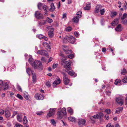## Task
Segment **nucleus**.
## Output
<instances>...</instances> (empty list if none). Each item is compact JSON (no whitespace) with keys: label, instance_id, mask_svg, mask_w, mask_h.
Segmentation results:
<instances>
[{"label":"nucleus","instance_id":"obj_1","mask_svg":"<svg viewBox=\"0 0 127 127\" xmlns=\"http://www.w3.org/2000/svg\"><path fill=\"white\" fill-rule=\"evenodd\" d=\"M31 56H30L29 58V62L34 68H38V69H40L41 70L42 68V66L41 62L38 60H36L34 62H33V59L31 58Z\"/></svg>","mask_w":127,"mask_h":127},{"label":"nucleus","instance_id":"obj_2","mask_svg":"<svg viewBox=\"0 0 127 127\" xmlns=\"http://www.w3.org/2000/svg\"><path fill=\"white\" fill-rule=\"evenodd\" d=\"M62 62L63 63H64L65 64L64 66V67L67 70L70 69V65L71 62L69 60L66 61L67 58L65 57L63 55H62Z\"/></svg>","mask_w":127,"mask_h":127},{"label":"nucleus","instance_id":"obj_3","mask_svg":"<svg viewBox=\"0 0 127 127\" xmlns=\"http://www.w3.org/2000/svg\"><path fill=\"white\" fill-rule=\"evenodd\" d=\"M37 6L38 9L40 10H43L44 11V15H47V10L48 8L46 5L41 3H39L37 5Z\"/></svg>","mask_w":127,"mask_h":127},{"label":"nucleus","instance_id":"obj_4","mask_svg":"<svg viewBox=\"0 0 127 127\" xmlns=\"http://www.w3.org/2000/svg\"><path fill=\"white\" fill-rule=\"evenodd\" d=\"M9 85V83L8 82H5L1 80H0V86H1L4 90L8 89Z\"/></svg>","mask_w":127,"mask_h":127},{"label":"nucleus","instance_id":"obj_5","mask_svg":"<svg viewBox=\"0 0 127 127\" xmlns=\"http://www.w3.org/2000/svg\"><path fill=\"white\" fill-rule=\"evenodd\" d=\"M47 28L49 31L48 32V35L50 37H52L54 36V33L53 32L54 30L52 27L48 26L47 27Z\"/></svg>","mask_w":127,"mask_h":127},{"label":"nucleus","instance_id":"obj_6","mask_svg":"<svg viewBox=\"0 0 127 127\" xmlns=\"http://www.w3.org/2000/svg\"><path fill=\"white\" fill-rule=\"evenodd\" d=\"M65 38L69 42L72 44L75 41V39L71 35L66 36Z\"/></svg>","mask_w":127,"mask_h":127},{"label":"nucleus","instance_id":"obj_7","mask_svg":"<svg viewBox=\"0 0 127 127\" xmlns=\"http://www.w3.org/2000/svg\"><path fill=\"white\" fill-rule=\"evenodd\" d=\"M34 97L36 99L38 100H43L44 98L43 95L40 93L36 94Z\"/></svg>","mask_w":127,"mask_h":127},{"label":"nucleus","instance_id":"obj_8","mask_svg":"<svg viewBox=\"0 0 127 127\" xmlns=\"http://www.w3.org/2000/svg\"><path fill=\"white\" fill-rule=\"evenodd\" d=\"M116 101L120 106H122L124 102V100L123 98L120 97H117L116 98Z\"/></svg>","mask_w":127,"mask_h":127},{"label":"nucleus","instance_id":"obj_9","mask_svg":"<svg viewBox=\"0 0 127 127\" xmlns=\"http://www.w3.org/2000/svg\"><path fill=\"white\" fill-rule=\"evenodd\" d=\"M63 74L64 84L65 85H67L69 83V80L67 76L65 73H63Z\"/></svg>","mask_w":127,"mask_h":127},{"label":"nucleus","instance_id":"obj_10","mask_svg":"<svg viewBox=\"0 0 127 127\" xmlns=\"http://www.w3.org/2000/svg\"><path fill=\"white\" fill-rule=\"evenodd\" d=\"M35 17L37 19H40L42 18V15L38 11H36L35 13Z\"/></svg>","mask_w":127,"mask_h":127},{"label":"nucleus","instance_id":"obj_11","mask_svg":"<svg viewBox=\"0 0 127 127\" xmlns=\"http://www.w3.org/2000/svg\"><path fill=\"white\" fill-rule=\"evenodd\" d=\"M68 47L66 46H64L63 47V49L66 54H69L72 52V51L71 50H68Z\"/></svg>","mask_w":127,"mask_h":127},{"label":"nucleus","instance_id":"obj_12","mask_svg":"<svg viewBox=\"0 0 127 127\" xmlns=\"http://www.w3.org/2000/svg\"><path fill=\"white\" fill-rule=\"evenodd\" d=\"M86 122V121L84 119H79L78 124L80 127H82L84 125Z\"/></svg>","mask_w":127,"mask_h":127},{"label":"nucleus","instance_id":"obj_13","mask_svg":"<svg viewBox=\"0 0 127 127\" xmlns=\"http://www.w3.org/2000/svg\"><path fill=\"white\" fill-rule=\"evenodd\" d=\"M55 112V110L54 109L50 108L49 113L47 115V117H50L53 116Z\"/></svg>","mask_w":127,"mask_h":127},{"label":"nucleus","instance_id":"obj_14","mask_svg":"<svg viewBox=\"0 0 127 127\" xmlns=\"http://www.w3.org/2000/svg\"><path fill=\"white\" fill-rule=\"evenodd\" d=\"M61 81L60 78L58 77L57 78L53 83V87H56L57 85L59 84L60 83Z\"/></svg>","mask_w":127,"mask_h":127},{"label":"nucleus","instance_id":"obj_15","mask_svg":"<svg viewBox=\"0 0 127 127\" xmlns=\"http://www.w3.org/2000/svg\"><path fill=\"white\" fill-rule=\"evenodd\" d=\"M37 53L46 56H48L47 52L44 50H38V52H37Z\"/></svg>","mask_w":127,"mask_h":127},{"label":"nucleus","instance_id":"obj_16","mask_svg":"<svg viewBox=\"0 0 127 127\" xmlns=\"http://www.w3.org/2000/svg\"><path fill=\"white\" fill-rule=\"evenodd\" d=\"M123 29V27L121 24H119L115 29L116 31L117 32H121Z\"/></svg>","mask_w":127,"mask_h":127},{"label":"nucleus","instance_id":"obj_17","mask_svg":"<svg viewBox=\"0 0 127 127\" xmlns=\"http://www.w3.org/2000/svg\"><path fill=\"white\" fill-rule=\"evenodd\" d=\"M23 95L25 98L26 100H29V98L30 97V96L29 95L28 93L26 92H24Z\"/></svg>","mask_w":127,"mask_h":127},{"label":"nucleus","instance_id":"obj_18","mask_svg":"<svg viewBox=\"0 0 127 127\" xmlns=\"http://www.w3.org/2000/svg\"><path fill=\"white\" fill-rule=\"evenodd\" d=\"M99 116H98V114H96L93 116H91L90 117V119L93 121H94L95 120L99 118Z\"/></svg>","mask_w":127,"mask_h":127},{"label":"nucleus","instance_id":"obj_19","mask_svg":"<svg viewBox=\"0 0 127 127\" xmlns=\"http://www.w3.org/2000/svg\"><path fill=\"white\" fill-rule=\"evenodd\" d=\"M17 120L20 122H22V116L21 114H19L17 115Z\"/></svg>","mask_w":127,"mask_h":127},{"label":"nucleus","instance_id":"obj_20","mask_svg":"<svg viewBox=\"0 0 127 127\" xmlns=\"http://www.w3.org/2000/svg\"><path fill=\"white\" fill-rule=\"evenodd\" d=\"M91 7V3L89 2H88L86 3V6L84 7V9L85 10H88L90 9Z\"/></svg>","mask_w":127,"mask_h":127},{"label":"nucleus","instance_id":"obj_21","mask_svg":"<svg viewBox=\"0 0 127 127\" xmlns=\"http://www.w3.org/2000/svg\"><path fill=\"white\" fill-rule=\"evenodd\" d=\"M32 81L33 83H35L36 82V78L35 75L33 71H32Z\"/></svg>","mask_w":127,"mask_h":127},{"label":"nucleus","instance_id":"obj_22","mask_svg":"<svg viewBox=\"0 0 127 127\" xmlns=\"http://www.w3.org/2000/svg\"><path fill=\"white\" fill-rule=\"evenodd\" d=\"M64 115L61 111L60 110L58 112V118L61 119L63 117Z\"/></svg>","mask_w":127,"mask_h":127},{"label":"nucleus","instance_id":"obj_23","mask_svg":"<svg viewBox=\"0 0 127 127\" xmlns=\"http://www.w3.org/2000/svg\"><path fill=\"white\" fill-rule=\"evenodd\" d=\"M119 21V19L118 18H116L112 22V25L113 26H115L116 24H118Z\"/></svg>","mask_w":127,"mask_h":127},{"label":"nucleus","instance_id":"obj_24","mask_svg":"<svg viewBox=\"0 0 127 127\" xmlns=\"http://www.w3.org/2000/svg\"><path fill=\"white\" fill-rule=\"evenodd\" d=\"M5 115L7 118H8L11 116V114L10 112L8 110L5 111Z\"/></svg>","mask_w":127,"mask_h":127},{"label":"nucleus","instance_id":"obj_25","mask_svg":"<svg viewBox=\"0 0 127 127\" xmlns=\"http://www.w3.org/2000/svg\"><path fill=\"white\" fill-rule=\"evenodd\" d=\"M67 72L69 75L71 76H73L74 74V71L72 70H68Z\"/></svg>","mask_w":127,"mask_h":127},{"label":"nucleus","instance_id":"obj_26","mask_svg":"<svg viewBox=\"0 0 127 127\" xmlns=\"http://www.w3.org/2000/svg\"><path fill=\"white\" fill-rule=\"evenodd\" d=\"M51 8L50 10L51 11H53L55 9V7L54 5V4L52 3L50 5Z\"/></svg>","mask_w":127,"mask_h":127},{"label":"nucleus","instance_id":"obj_27","mask_svg":"<svg viewBox=\"0 0 127 127\" xmlns=\"http://www.w3.org/2000/svg\"><path fill=\"white\" fill-rule=\"evenodd\" d=\"M123 109V107H120L116 109V112L117 113H119L122 112Z\"/></svg>","mask_w":127,"mask_h":127},{"label":"nucleus","instance_id":"obj_28","mask_svg":"<svg viewBox=\"0 0 127 127\" xmlns=\"http://www.w3.org/2000/svg\"><path fill=\"white\" fill-rule=\"evenodd\" d=\"M121 82V80L120 79H116L114 83L116 85H120V83Z\"/></svg>","mask_w":127,"mask_h":127},{"label":"nucleus","instance_id":"obj_29","mask_svg":"<svg viewBox=\"0 0 127 127\" xmlns=\"http://www.w3.org/2000/svg\"><path fill=\"white\" fill-rule=\"evenodd\" d=\"M100 7L101 6L99 5H97V6L95 10V13H97L99 12V11L100 8Z\"/></svg>","mask_w":127,"mask_h":127},{"label":"nucleus","instance_id":"obj_30","mask_svg":"<svg viewBox=\"0 0 127 127\" xmlns=\"http://www.w3.org/2000/svg\"><path fill=\"white\" fill-rule=\"evenodd\" d=\"M67 112L70 113L71 115L73 113V110L70 107H68L67 109Z\"/></svg>","mask_w":127,"mask_h":127},{"label":"nucleus","instance_id":"obj_31","mask_svg":"<svg viewBox=\"0 0 127 127\" xmlns=\"http://www.w3.org/2000/svg\"><path fill=\"white\" fill-rule=\"evenodd\" d=\"M68 119L71 122H75L76 121V119L75 118L72 117H68Z\"/></svg>","mask_w":127,"mask_h":127},{"label":"nucleus","instance_id":"obj_32","mask_svg":"<svg viewBox=\"0 0 127 127\" xmlns=\"http://www.w3.org/2000/svg\"><path fill=\"white\" fill-rule=\"evenodd\" d=\"M82 13L81 11H79L76 13L77 17L80 18L81 17Z\"/></svg>","mask_w":127,"mask_h":127},{"label":"nucleus","instance_id":"obj_33","mask_svg":"<svg viewBox=\"0 0 127 127\" xmlns=\"http://www.w3.org/2000/svg\"><path fill=\"white\" fill-rule=\"evenodd\" d=\"M117 14V12H111V16L113 18L116 16Z\"/></svg>","mask_w":127,"mask_h":127},{"label":"nucleus","instance_id":"obj_34","mask_svg":"<svg viewBox=\"0 0 127 127\" xmlns=\"http://www.w3.org/2000/svg\"><path fill=\"white\" fill-rule=\"evenodd\" d=\"M79 18L77 17H76L72 19V20L75 23H77L79 21Z\"/></svg>","mask_w":127,"mask_h":127},{"label":"nucleus","instance_id":"obj_35","mask_svg":"<svg viewBox=\"0 0 127 127\" xmlns=\"http://www.w3.org/2000/svg\"><path fill=\"white\" fill-rule=\"evenodd\" d=\"M26 72L29 75H30V73H32V71H33L31 70V69L30 68H28L26 69Z\"/></svg>","mask_w":127,"mask_h":127},{"label":"nucleus","instance_id":"obj_36","mask_svg":"<svg viewBox=\"0 0 127 127\" xmlns=\"http://www.w3.org/2000/svg\"><path fill=\"white\" fill-rule=\"evenodd\" d=\"M127 17V14L126 13H124L123 16L121 18V20L125 19Z\"/></svg>","mask_w":127,"mask_h":127},{"label":"nucleus","instance_id":"obj_37","mask_svg":"<svg viewBox=\"0 0 127 127\" xmlns=\"http://www.w3.org/2000/svg\"><path fill=\"white\" fill-rule=\"evenodd\" d=\"M46 22L45 20H42L39 23V24L40 25H43L46 24Z\"/></svg>","mask_w":127,"mask_h":127},{"label":"nucleus","instance_id":"obj_38","mask_svg":"<svg viewBox=\"0 0 127 127\" xmlns=\"http://www.w3.org/2000/svg\"><path fill=\"white\" fill-rule=\"evenodd\" d=\"M23 123L24 124H26L28 122L27 119L25 116L23 119Z\"/></svg>","mask_w":127,"mask_h":127},{"label":"nucleus","instance_id":"obj_39","mask_svg":"<svg viewBox=\"0 0 127 127\" xmlns=\"http://www.w3.org/2000/svg\"><path fill=\"white\" fill-rule=\"evenodd\" d=\"M46 20L47 22H48L49 23H51L53 22V20L48 17L46 18Z\"/></svg>","mask_w":127,"mask_h":127},{"label":"nucleus","instance_id":"obj_40","mask_svg":"<svg viewBox=\"0 0 127 127\" xmlns=\"http://www.w3.org/2000/svg\"><path fill=\"white\" fill-rule=\"evenodd\" d=\"M63 113L64 115H66V109L65 108H62V110L61 111Z\"/></svg>","mask_w":127,"mask_h":127},{"label":"nucleus","instance_id":"obj_41","mask_svg":"<svg viewBox=\"0 0 127 127\" xmlns=\"http://www.w3.org/2000/svg\"><path fill=\"white\" fill-rule=\"evenodd\" d=\"M52 125L54 126H56V122L53 119H51L50 120Z\"/></svg>","mask_w":127,"mask_h":127},{"label":"nucleus","instance_id":"obj_42","mask_svg":"<svg viewBox=\"0 0 127 127\" xmlns=\"http://www.w3.org/2000/svg\"><path fill=\"white\" fill-rule=\"evenodd\" d=\"M16 96L21 100H23V98L21 95L18 94L16 95Z\"/></svg>","mask_w":127,"mask_h":127},{"label":"nucleus","instance_id":"obj_43","mask_svg":"<svg viewBox=\"0 0 127 127\" xmlns=\"http://www.w3.org/2000/svg\"><path fill=\"white\" fill-rule=\"evenodd\" d=\"M72 28L70 27H68L65 29V30L67 32H70L72 30Z\"/></svg>","mask_w":127,"mask_h":127},{"label":"nucleus","instance_id":"obj_44","mask_svg":"<svg viewBox=\"0 0 127 127\" xmlns=\"http://www.w3.org/2000/svg\"><path fill=\"white\" fill-rule=\"evenodd\" d=\"M17 89L20 92H22V90L21 88V87L20 86H19L18 85H17Z\"/></svg>","mask_w":127,"mask_h":127},{"label":"nucleus","instance_id":"obj_45","mask_svg":"<svg viewBox=\"0 0 127 127\" xmlns=\"http://www.w3.org/2000/svg\"><path fill=\"white\" fill-rule=\"evenodd\" d=\"M127 71L126 70L124 69H123L121 73V74L122 75H125L127 73Z\"/></svg>","mask_w":127,"mask_h":127},{"label":"nucleus","instance_id":"obj_46","mask_svg":"<svg viewBox=\"0 0 127 127\" xmlns=\"http://www.w3.org/2000/svg\"><path fill=\"white\" fill-rule=\"evenodd\" d=\"M69 55L68 56V57L70 59H71L74 57V56L73 54L71 53L69 54Z\"/></svg>","mask_w":127,"mask_h":127},{"label":"nucleus","instance_id":"obj_47","mask_svg":"<svg viewBox=\"0 0 127 127\" xmlns=\"http://www.w3.org/2000/svg\"><path fill=\"white\" fill-rule=\"evenodd\" d=\"M122 20V22L124 24L126 25L127 24V18H126L125 20L124 19Z\"/></svg>","mask_w":127,"mask_h":127},{"label":"nucleus","instance_id":"obj_48","mask_svg":"<svg viewBox=\"0 0 127 127\" xmlns=\"http://www.w3.org/2000/svg\"><path fill=\"white\" fill-rule=\"evenodd\" d=\"M122 81L124 83H127V78H124L122 80Z\"/></svg>","mask_w":127,"mask_h":127},{"label":"nucleus","instance_id":"obj_49","mask_svg":"<svg viewBox=\"0 0 127 127\" xmlns=\"http://www.w3.org/2000/svg\"><path fill=\"white\" fill-rule=\"evenodd\" d=\"M38 38L40 39H42L43 38L44 36L42 34H40L37 36Z\"/></svg>","mask_w":127,"mask_h":127},{"label":"nucleus","instance_id":"obj_50","mask_svg":"<svg viewBox=\"0 0 127 127\" xmlns=\"http://www.w3.org/2000/svg\"><path fill=\"white\" fill-rule=\"evenodd\" d=\"M106 127H114V126L113 125H111V123H109L107 125Z\"/></svg>","mask_w":127,"mask_h":127},{"label":"nucleus","instance_id":"obj_51","mask_svg":"<svg viewBox=\"0 0 127 127\" xmlns=\"http://www.w3.org/2000/svg\"><path fill=\"white\" fill-rule=\"evenodd\" d=\"M62 18L64 19L65 20H66V13H64L63 14Z\"/></svg>","mask_w":127,"mask_h":127},{"label":"nucleus","instance_id":"obj_52","mask_svg":"<svg viewBox=\"0 0 127 127\" xmlns=\"http://www.w3.org/2000/svg\"><path fill=\"white\" fill-rule=\"evenodd\" d=\"M105 112L107 114H109L110 113V110L109 109H106L105 110Z\"/></svg>","mask_w":127,"mask_h":127},{"label":"nucleus","instance_id":"obj_53","mask_svg":"<svg viewBox=\"0 0 127 127\" xmlns=\"http://www.w3.org/2000/svg\"><path fill=\"white\" fill-rule=\"evenodd\" d=\"M100 14L101 15H103L104 14L105 11L104 9H100Z\"/></svg>","mask_w":127,"mask_h":127},{"label":"nucleus","instance_id":"obj_54","mask_svg":"<svg viewBox=\"0 0 127 127\" xmlns=\"http://www.w3.org/2000/svg\"><path fill=\"white\" fill-rule=\"evenodd\" d=\"M58 64H54L53 65L52 68L53 69H54L55 68H56Z\"/></svg>","mask_w":127,"mask_h":127},{"label":"nucleus","instance_id":"obj_55","mask_svg":"<svg viewBox=\"0 0 127 127\" xmlns=\"http://www.w3.org/2000/svg\"><path fill=\"white\" fill-rule=\"evenodd\" d=\"M15 127H23L22 126L19 124H17L15 125Z\"/></svg>","mask_w":127,"mask_h":127},{"label":"nucleus","instance_id":"obj_56","mask_svg":"<svg viewBox=\"0 0 127 127\" xmlns=\"http://www.w3.org/2000/svg\"><path fill=\"white\" fill-rule=\"evenodd\" d=\"M46 85L47 86L50 87L51 85L50 83L49 82H47L46 83Z\"/></svg>","mask_w":127,"mask_h":127},{"label":"nucleus","instance_id":"obj_57","mask_svg":"<svg viewBox=\"0 0 127 127\" xmlns=\"http://www.w3.org/2000/svg\"><path fill=\"white\" fill-rule=\"evenodd\" d=\"M4 111L2 109H0V115H3L4 114Z\"/></svg>","mask_w":127,"mask_h":127},{"label":"nucleus","instance_id":"obj_58","mask_svg":"<svg viewBox=\"0 0 127 127\" xmlns=\"http://www.w3.org/2000/svg\"><path fill=\"white\" fill-rule=\"evenodd\" d=\"M98 116H99V118H101L103 116V114L102 113H99L98 114Z\"/></svg>","mask_w":127,"mask_h":127},{"label":"nucleus","instance_id":"obj_59","mask_svg":"<svg viewBox=\"0 0 127 127\" xmlns=\"http://www.w3.org/2000/svg\"><path fill=\"white\" fill-rule=\"evenodd\" d=\"M106 94L108 95H110L111 94V92L109 91H107L106 92Z\"/></svg>","mask_w":127,"mask_h":127},{"label":"nucleus","instance_id":"obj_60","mask_svg":"<svg viewBox=\"0 0 127 127\" xmlns=\"http://www.w3.org/2000/svg\"><path fill=\"white\" fill-rule=\"evenodd\" d=\"M74 35L76 36V37H77L79 35V33L76 32H74Z\"/></svg>","mask_w":127,"mask_h":127},{"label":"nucleus","instance_id":"obj_61","mask_svg":"<svg viewBox=\"0 0 127 127\" xmlns=\"http://www.w3.org/2000/svg\"><path fill=\"white\" fill-rule=\"evenodd\" d=\"M17 113V111H14L13 112V115L12 116V117L13 118L14 117V116L16 115Z\"/></svg>","mask_w":127,"mask_h":127},{"label":"nucleus","instance_id":"obj_62","mask_svg":"<svg viewBox=\"0 0 127 127\" xmlns=\"http://www.w3.org/2000/svg\"><path fill=\"white\" fill-rule=\"evenodd\" d=\"M43 113V112L42 111L40 112H36V114L38 115H41Z\"/></svg>","mask_w":127,"mask_h":127},{"label":"nucleus","instance_id":"obj_63","mask_svg":"<svg viewBox=\"0 0 127 127\" xmlns=\"http://www.w3.org/2000/svg\"><path fill=\"white\" fill-rule=\"evenodd\" d=\"M52 59H53L52 58V57H51L48 60V63L49 62H51L52 61Z\"/></svg>","mask_w":127,"mask_h":127},{"label":"nucleus","instance_id":"obj_64","mask_svg":"<svg viewBox=\"0 0 127 127\" xmlns=\"http://www.w3.org/2000/svg\"><path fill=\"white\" fill-rule=\"evenodd\" d=\"M41 60L43 62H45L46 60L44 57H42L41 59Z\"/></svg>","mask_w":127,"mask_h":127}]
</instances>
